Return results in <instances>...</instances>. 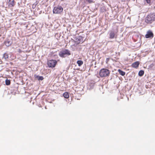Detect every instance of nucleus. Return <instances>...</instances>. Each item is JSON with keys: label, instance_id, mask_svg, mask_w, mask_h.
Returning <instances> with one entry per match:
<instances>
[{"label": "nucleus", "instance_id": "f257e3e1", "mask_svg": "<svg viewBox=\"0 0 155 155\" xmlns=\"http://www.w3.org/2000/svg\"><path fill=\"white\" fill-rule=\"evenodd\" d=\"M109 70L106 68H102L99 71V75L101 77H106L109 76Z\"/></svg>", "mask_w": 155, "mask_h": 155}, {"label": "nucleus", "instance_id": "f03ea898", "mask_svg": "<svg viewBox=\"0 0 155 155\" xmlns=\"http://www.w3.org/2000/svg\"><path fill=\"white\" fill-rule=\"evenodd\" d=\"M155 20V14H151L148 15L146 18L145 22L147 23H151Z\"/></svg>", "mask_w": 155, "mask_h": 155}, {"label": "nucleus", "instance_id": "7ed1b4c3", "mask_svg": "<svg viewBox=\"0 0 155 155\" xmlns=\"http://www.w3.org/2000/svg\"><path fill=\"white\" fill-rule=\"evenodd\" d=\"M118 30L117 28L113 29L108 32L110 38H116Z\"/></svg>", "mask_w": 155, "mask_h": 155}, {"label": "nucleus", "instance_id": "20e7f679", "mask_svg": "<svg viewBox=\"0 0 155 155\" xmlns=\"http://www.w3.org/2000/svg\"><path fill=\"white\" fill-rule=\"evenodd\" d=\"M63 11V8L61 6H58L55 7L53 10V13L54 14H61Z\"/></svg>", "mask_w": 155, "mask_h": 155}, {"label": "nucleus", "instance_id": "39448f33", "mask_svg": "<svg viewBox=\"0 0 155 155\" xmlns=\"http://www.w3.org/2000/svg\"><path fill=\"white\" fill-rule=\"evenodd\" d=\"M57 64V61L55 60H50L48 61L47 64L49 67L54 68Z\"/></svg>", "mask_w": 155, "mask_h": 155}, {"label": "nucleus", "instance_id": "423d86ee", "mask_svg": "<svg viewBox=\"0 0 155 155\" xmlns=\"http://www.w3.org/2000/svg\"><path fill=\"white\" fill-rule=\"evenodd\" d=\"M59 55L61 57H64L65 54L69 55L71 54L70 51L68 49H65L60 52L59 53Z\"/></svg>", "mask_w": 155, "mask_h": 155}, {"label": "nucleus", "instance_id": "0eeeda50", "mask_svg": "<svg viewBox=\"0 0 155 155\" xmlns=\"http://www.w3.org/2000/svg\"><path fill=\"white\" fill-rule=\"evenodd\" d=\"M153 34L152 31L149 30L147 31L145 35V37L146 38H153Z\"/></svg>", "mask_w": 155, "mask_h": 155}, {"label": "nucleus", "instance_id": "6e6552de", "mask_svg": "<svg viewBox=\"0 0 155 155\" xmlns=\"http://www.w3.org/2000/svg\"><path fill=\"white\" fill-rule=\"evenodd\" d=\"M4 43L6 46H9L12 43V41L11 39H7L5 41Z\"/></svg>", "mask_w": 155, "mask_h": 155}, {"label": "nucleus", "instance_id": "1a4fd4ad", "mask_svg": "<svg viewBox=\"0 0 155 155\" xmlns=\"http://www.w3.org/2000/svg\"><path fill=\"white\" fill-rule=\"evenodd\" d=\"M139 64V61H136L133 63L132 64V67L133 68H137Z\"/></svg>", "mask_w": 155, "mask_h": 155}, {"label": "nucleus", "instance_id": "9d476101", "mask_svg": "<svg viewBox=\"0 0 155 155\" xmlns=\"http://www.w3.org/2000/svg\"><path fill=\"white\" fill-rule=\"evenodd\" d=\"M14 0H9L8 2V5L10 7H13L14 6Z\"/></svg>", "mask_w": 155, "mask_h": 155}, {"label": "nucleus", "instance_id": "9b49d317", "mask_svg": "<svg viewBox=\"0 0 155 155\" xmlns=\"http://www.w3.org/2000/svg\"><path fill=\"white\" fill-rule=\"evenodd\" d=\"M63 96L66 98H68L69 97V95L68 92H65L63 93Z\"/></svg>", "mask_w": 155, "mask_h": 155}, {"label": "nucleus", "instance_id": "f8f14e48", "mask_svg": "<svg viewBox=\"0 0 155 155\" xmlns=\"http://www.w3.org/2000/svg\"><path fill=\"white\" fill-rule=\"evenodd\" d=\"M118 71L119 72V73L122 76L124 75L125 74V73L124 72L122 71V70L120 69L118 70Z\"/></svg>", "mask_w": 155, "mask_h": 155}, {"label": "nucleus", "instance_id": "ddd939ff", "mask_svg": "<svg viewBox=\"0 0 155 155\" xmlns=\"http://www.w3.org/2000/svg\"><path fill=\"white\" fill-rule=\"evenodd\" d=\"M77 63L79 66H81L83 64V62L81 60L78 61Z\"/></svg>", "mask_w": 155, "mask_h": 155}, {"label": "nucleus", "instance_id": "4468645a", "mask_svg": "<svg viewBox=\"0 0 155 155\" xmlns=\"http://www.w3.org/2000/svg\"><path fill=\"white\" fill-rule=\"evenodd\" d=\"M3 58H4L5 59H7L8 58V54L7 53H5L3 55Z\"/></svg>", "mask_w": 155, "mask_h": 155}, {"label": "nucleus", "instance_id": "2eb2a0df", "mask_svg": "<svg viewBox=\"0 0 155 155\" xmlns=\"http://www.w3.org/2000/svg\"><path fill=\"white\" fill-rule=\"evenodd\" d=\"M144 74V72L143 70L140 71L138 73V75L140 76H142Z\"/></svg>", "mask_w": 155, "mask_h": 155}, {"label": "nucleus", "instance_id": "dca6fc26", "mask_svg": "<svg viewBox=\"0 0 155 155\" xmlns=\"http://www.w3.org/2000/svg\"><path fill=\"white\" fill-rule=\"evenodd\" d=\"M147 3L149 5H150L152 3H153L154 0H146Z\"/></svg>", "mask_w": 155, "mask_h": 155}, {"label": "nucleus", "instance_id": "f3484780", "mask_svg": "<svg viewBox=\"0 0 155 155\" xmlns=\"http://www.w3.org/2000/svg\"><path fill=\"white\" fill-rule=\"evenodd\" d=\"M11 84V82L10 80L6 79L5 80V84L7 85H9Z\"/></svg>", "mask_w": 155, "mask_h": 155}, {"label": "nucleus", "instance_id": "a211bd4d", "mask_svg": "<svg viewBox=\"0 0 155 155\" xmlns=\"http://www.w3.org/2000/svg\"><path fill=\"white\" fill-rule=\"evenodd\" d=\"M37 78H38V79L39 80H42L44 79V78L42 76H37Z\"/></svg>", "mask_w": 155, "mask_h": 155}, {"label": "nucleus", "instance_id": "6ab92c4d", "mask_svg": "<svg viewBox=\"0 0 155 155\" xmlns=\"http://www.w3.org/2000/svg\"><path fill=\"white\" fill-rule=\"evenodd\" d=\"M75 41H74L75 42L76 44H79L80 41V39H75Z\"/></svg>", "mask_w": 155, "mask_h": 155}, {"label": "nucleus", "instance_id": "aec40b11", "mask_svg": "<svg viewBox=\"0 0 155 155\" xmlns=\"http://www.w3.org/2000/svg\"><path fill=\"white\" fill-rule=\"evenodd\" d=\"M86 1L89 2V3H91L93 2V0H86Z\"/></svg>", "mask_w": 155, "mask_h": 155}, {"label": "nucleus", "instance_id": "412c9836", "mask_svg": "<svg viewBox=\"0 0 155 155\" xmlns=\"http://www.w3.org/2000/svg\"><path fill=\"white\" fill-rule=\"evenodd\" d=\"M109 58H107L106 59V63L107 64H108V61H109Z\"/></svg>", "mask_w": 155, "mask_h": 155}, {"label": "nucleus", "instance_id": "4be33fe9", "mask_svg": "<svg viewBox=\"0 0 155 155\" xmlns=\"http://www.w3.org/2000/svg\"><path fill=\"white\" fill-rule=\"evenodd\" d=\"M151 65H152L153 66V64H152Z\"/></svg>", "mask_w": 155, "mask_h": 155}]
</instances>
